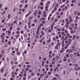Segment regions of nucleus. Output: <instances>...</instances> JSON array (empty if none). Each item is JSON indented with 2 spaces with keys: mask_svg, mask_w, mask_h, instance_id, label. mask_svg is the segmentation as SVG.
Segmentation results:
<instances>
[{
  "mask_svg": "<svg viewBox=\"0 0 80 80\" xmlns=\"http://www.w3.org/2000/svg\"><path fill=\"white\" fill-rule=\"evenodd\" d=\"M51 29H49V30H48V32L49 33H51V31H52V30H53V28L54 25V22H52V24H51Z\"/></svg>",
  "mask_w": 80,
  "mask_h": 80,
  "instance_id": "f257e3e1",
  "label": "nucleus"
},
{
  "mask_svg": "<svg viewBox=\"0 0 80 80\" xmlns=\"http://www.w3.org/2000/svg\"><path fill=\"white\" fill-rule=\"evenodd\" d=\"M62 39H63V41L62 42V44H64V41H65V40H67V37H66L64 39V37H62Z\"/></svg>",
  "mask_w": 80,
  "mask_h": 80,
  "instance_id": "f03ea898",
  "label": "nucleus"
},
{
  "mask_svg": "<svg viewBox=\"0 0 80 80\" xmlns=\"http://www.w3.org/2000/svg\"><path fill=\"white\" fill-rule=\"evenodd\" d=\"M76 32H77V31L75 30H74L71 31V33L72 34V33H76Z\"/></svg>",
  "mask_w": 80,
  "mask_h": 80,
  "instance_id": "7ed1b4c3",
  "label": "nucleus"
},
{
  "mask_svg": "<svg viewBox=\"0 0 80 80\" xmlns=\"http://www.w3.org/2000/svg\"><path fill=\"white\" fill-rule=\"evenodd\" d=\"M72 49L74 51H75L76 50V49L75 48V47L74 46H73L72 47Z\"/></svg>",
  "mask_w": 80,
  "mask_h": 80,
  "instance_id": "20e7f679",
  "label": "nucleus"
},
{
  "mask_svg": "<svg viewBox=\"0 0 80 80\" xmlns=\"http://www.w3.org/2000/svg\"><path fill=\"white\" fill-rule=\"evenodd\" d=\"M76 51L77 52H80V48H76Z\"/></svg>",
  "mask_w": 80,
  "mask_h": 80,
  "instance_id": "39448f33",
  "label": "nucleus"
},
{
  "mask_svg": "<svg viewBox=\"0 0 80 80\" xmlns=\"http://www.w3.org/2000/svg\"><path fill=\"white\" fill-rule=\"evenodd\" d=\"M67 46H66L64 48L65 49H66V48H68V46H69V44H66Z\"/></svg>",
  "mask_w": 80,
  "mask_h": 80,
  "instance_id": "423d86ee",
  "label": "nucleus"
},
{
  "mask_svg": "<svg viewBox=\"0 0 80 80\" xmlns=\"http://www.w3.org/2000/svg\"><path fill=\"white\" fill-rule=\"evenodd\" d=\"M45 8H48V3H46L45 4Z\"/></svg>",
  "mask_w": 80,
  "mask_h": 80,
  "instance_id": "0eeeda50",
  "label": "nucleus"
},
{
  "mask_svg": "<svg viewBox=\"0 0 80 80\" xmlns=\"http://www.w3.org/2000/svg\"><path fill=\"white\" fill-rule=\"evenodd\" d=\"M13 60L14 62H17V58H13Z\"/></svg>",
  "mask_w": 80,
  "mask_h": 80,
  "instance_id": "6e6552de",
  "label": "nucleus"
},
{
  "mask_svg": "<svg viewBox=\"0 0 80 80\" xmlns=\"http://www.w3.org/2000/svg\"><path fill=\"white\" fill-rule=\"evenodd\" d=\"M40 26H38L37 28V31H39L40 30Z\"/></svg>",
  "mask_w": 80,
  "mask_h": 80,
  "instance_id": "1a4fd4ad",
  "label": "nucleus"
},
{
  "mask_svg": "<svg viewBox=\"0 0 80 80\" xmlns=\"http://www.w3.org/2000/svg\"><path fill=\"white\" fill-rule=\"evenodd\" d=\"M62 35H64V36H66V34H65V33L63 32H62Z\"/></svg>",
  "mask_w": 80,
  "mask_h": 80,
  "instance_id": "9d476101",
  "label": "nucleus"
},
{
  "mask_svg": "<svg viewBox=\"0 0 80 80\" xmlns=\"http://www.w3.org/2000/svg\"><path fill=\"white\" fill-rule=\"evenodd\" d=\"M58 68V67H56V68H55L54 70V72H56L57 71V70Z\"/></svg>",
  "mask_w": 80,
  "mask_h": 80,
  "instance_id": "9b49d317",
  "label": "nucleus"
},
{
  "mask_svg": "<svg viewBox=\"0 0 80 80\" xmlns=\"http://www.w3.org/2000/svg\"><path fill=\"white\" fill-rule=\"evenodd\" d=\"M64 59H63V60L64 62H66V61H67V58L66 57H64Z\"/></svg>",
  "mask_w": 80,
  "mask_h": 80,
  "instance_id": "f8f14e48",
  "label": "nucleus"
},
{
  "mask_svg": "<svg viewBox=\"0 0 80 80\" xmlns=\"http://www.w3.org/2000/svg\"><path fill=\"white\" fill-rule=\"evenodd\" d=\"M1 38H2V39H4V36L3 35H1L0 36Z\"/></svg>",
  "mask_w": 80,
  "mask_h": 80,
  "instance_id": "ddd939ff",
  "label": "nucleus"
},
{
  "mask_svg": "<svg viewBox=\"0 0 80 80\" xmlns=\"http://www.w3.org/2000/svg\"><path fill=\"white\" fill-rule=\"evenodd\" d=\"M45 19V18H42L41 19H40L41 21H42V20H44Z\"/></svg>",
  "mask_w": 80,
  "mask_h": 80,
  "instance_id": "4468645a",
  "label": "nucleus"
},
{
  "mask_svg": "<svg viewBox=\"0 0 80 80\" xmlns=\"http://www.w3.org/2000/svg\"><path fill=\"white\" fill-rule=\"evenodd\" d=\"M11 17V15L10 14H8V18H10Z\"/></svg>",
  "mask_w": 80,
  "mask_h": 80,
  "instance_id": "2eb2a0df",
  "label": "nucleus"
},
{
  "mask_svg": "<svg viewBox=\"0 0 80 80\" xmlns=\"http://www.w3.org/2000/svg\"><path fill=\"white\" fill-rule=\"evenodd\" d=\"M28 7V4H26L25 5L24 8H27Z\"/></svg>",
  "mask_w": 80,
  "mask_h": 80,
  "instance_id": "dca6fc26",
  "label": "nucleus"
},
{
  "mask_svg": "<svg viewBox=\"0 0 80 80\" xmlns=\"http://www.w3.org/2000/svg\"><path fill=\"white\" fill-rule=\"evenodd\" d=\"M76 36L75 35H74L73 36V38H72V39L73 40H75V38H76Z\"/></svg>",
  "mask_w": 80,
  "mask_h": 80,
  "instance_id": "f3484780",
  "label": "nucleus"
},
{
  "mask_svg": "<svg viewBox=\"0 0 80 80\" xmlns=\"http://www.w3.org/2000/svg\"><path fill=\"white\" fill-rule=\"evenodd\" d=\"M17 55H20V52H17Z\"/></svg>",
  "mask_w": 80,
  "mask_h": 80,
  "instance_id": "a211bd4d",
  "label": "nucleus"
},
{
  "mask_svg": "<svg viewBox=\"0 0 80 80\" xmlns=\"http://www.w3.org/2000/svg\"><path fill=\"white\" fill-rule=\"evenodd\" d=\"M28 25H31V22H28Z\"/></svg>",
  "mask_w": 80,
  "mask_h": 80,
  "instance_id": "6ab92c4d",
  "label": "nucleus"
},
{
  "mask_svg": "<svg viewBox=\"0 0 80 80\" xmlns=\"http://www.w3.org/2000/svg\"><path fill=\"white\" fill-rule=\"evenodd\" d=\"M11 42L10 41H9L8 42V44L9 45H11Z\"/></svg>",
  "mask_w": 80,
  "mask_h": 80,
  "instance_id": "aec40b11",
  "label": "nucleus"
},
{
  "mask_svg": "<svg viewBox=\"0 0 80 80\" xmlns=\"http://www.w3.org/2000/svg\"><path fill=\"white\" fill-rule=\"evenodd\" d=\"M35 38H36L37 39H38V35H36L35 36Z\"/></svg>",
  "mask_w": 80,
  "mask_h": 80,
  "instance_id": "412c9836",
  "label": "nucleus"
},
{
  "mask_svg": "<svg viewBox=\"0 0 80 80\" xmlns=\"http://www.w3.org/2000/svg\"><path fill=\"white\" fill-rule=\"evenodd\" d=\"M5 11L4 10L3 12H2V15H4V14H5Z\"/></svg>",
  "mask_w": 80,
  "mask_h": 80,
  "instance_id": "4be33fe9",
  "label": "nucleus"
},
{
  "mask_svg": "<svg viewBox=\"0 0 80 80\" xmlns=\"http://www.w3.org/2000/svg\"><path fill=\"white\" fill-rule=\"evenodd\" d=\"M2 31H6V30H7V29H6V28H4L3 29H2Z\"/></svg>",
  "mask_w": 80,
  "mask_h": 80,
  "instance_id": "5701e85b",
  "label": "nucleus"
},
{
  "mask_svg": "<svg viewBox=\"0 0 80 80\" xmlns=\"http://www.w3.org/2000/svg\"><path fill=\"white\" fill-rule=\"evenodd\" d=\"M68 51H69V53H70V50H69V49H68L66 50V52H68Z\"/></svg>",
  "mask_w": 80,
  "mask_h": 80,
  "instance_id": "b1692460",
  "label": "nucleus"
},
{
  "mask_svg": "<svg viewBox=\"0 0 80 80\" xmlns=\"http://www.w3.org/2000/svg\"><path fill=\"white\" fill-rule=\"evenodd\" d=\"M44 63H45V62L44 61H42V66H44Z\"/></svg>",
  "mask_w": 80,
  "mask_h": 80,
  "instance_id": "393cba45",
  "label": "nucleus"
},
{
  "mask_svg": "<svg viewBox=\"0 0 80 80\" xmlns=\"http://www.w3.org/2000/svg\"><path fill=\"white\" fill-rule=\"evenodd\" d=\"M72 61L73 63H75V60L74 59H72Z\"/></svg>",
  "mask_w": 80,
  "mask_h": 80,
  "instance_id": "a878e982",
  "label": "nucleus"
},
{
  "mask_svg": "<svg viewBox=\"0 0 80 80\" xmlns=\"http://www.w3.org/2000/svg\"><path fill=\"white\" fill-rule=\"evenodd\" d=\"M73 22V19H72V17L70 16V22Z\"/></svg>",
  "mask_w": 80,
  "mask_h": 80,
  "instance_id": "bb28decb",
  "label": "nucleus"
},
{
  "mask_svg": "<svg viewBox=\"0 0 80 80\" xmlns=\"http://www.w3.org/2000/svg\"><path fill=\"white\" fill-rule=\"evenodd\" d=\"M58 58H59V57L58 56H57L56 57V60H58Z\"/></svg>",
  "mask_w": 80,
  "mask_h": 80,
  "instance_id": "cd10ccee",
  "label": "nucleus"
},
{
  "mask_svg": "<svg viewBox=\"0 0 80 80\" xmlns=\"http://www.w3.org/2000/svg\"><path fill=\"white\" fill-rule=\"evenodd\" d=\"M76 19H77V20H78V19H79V18H79V17H78V16H76Z\"/></svg>",
  "mask_w": 80,
  "mask_h": 80,
  "instance_id": "c85d7f7f",
  "label": "nucleus"
},
{
  "mask_svg": "<svg viewBox=\"0 0 80 80\" xmlns=\"http://www.w3.org/2000/svg\"><path fill=\"white\" fill-rule=\"evenodd\" d=\"M48 75H46V76L45 77V78H48Z\"/></svg>",
  "mask_w": 80,
  "mask_h": 80,
  "instance_id": "c756f323",
  "label": "nucleus"
},
{
  "mask_svg": "<svg viewBox=\"0 0 80 80\" xmlns=\"http://www.w3.org/2000/svg\"><path fill=\"white\" fill-rule=\"evenodd\" d=\"M1 72H3V71H4V69L3 68H2L1 69Z\"/></svg>",
  "mask_w": 80,
  "mask_h": 80,
  "instance_id": "7c9ffc66",
  "label": "nucleus"
},
{
  "mask_svg": "<svg viewBox=\"0 0 80 80\" xmlns=\"http://www.w3.org/2000/svg\"><path fill=\"white\" fill-rule=\"evenodd\" d=\"M55 49H58V46H57V45L55 46Z\"/></svg>",
  "mask_w": 80,
  "mask_h": 80,
  "instance_id": "2f4dec72",
  "label": "nucleus"
},
{
  "mask_svg": "<svg viewBox=\"0 0 80 80\" xmlns=\"http://www.w3.org/2000/svg\"><path fill=\"white\" fill-rule=\"evenodd\" d=\"M17 29L18 30V31H19V32L20 31V29L19 28H17Z\"/></svg>",
  "mask_w": 80,
  "mask_h": 80,
  "instance_id": "473e14b6",
  "label": "nucleus"
},
{
  "mask_svg": "<svg viewBox=\"0 0 80 80\" xmlns=\"http://www.w3.org/2000/svg\"><path fill=\"white\" fill-rule=\"evenodd\" d=\"M61 45V44L60 43H58V44H57V46H59V45Z\"/></svg>",
  "mask_w": 80,
  "mask_h": 80,
  "instance_id": "72a5a7b5",
  "label": "nucleus"
},
{
  "mask_svg": "<svg viewBox=\"0 0 80 80\" xmlns=\"http://www.w3.org/2000/svg\"><path fill=\"white\" fill-rule=\"evenodd\" d=\"M75 1H76V0H73L71 2L72 3H73L75 2Z\"/></svg>",
  "mask_w": 80,
  "mask_h": 80,
  "instance_id": "f704fd0d",
  "label": "nucleus"
},
{
  "mask_svg": "<svg viewBox=\"0 0 80 80\" xmlns=\"http://www.w3.org/2000/svg\"><path fill=\"white\" fill-rule=\"evenodd\" d=\"M67 62L68 63H70V59H69L68 60Z\"/></svg>",
  "mask_w": 80,
  "mask_h": 80,
  "instance_id": "c9c22d12",
  "label": "nucleus"
},
{
  "mask_svg": "<svg viewBox=\"0 0 80 80\" xmlns=\"http://www.w3.org/2000/svg\"><path fill=\"white\" fill-rule=\"evenodd\" d=\"M2 54H4V50H2Z\"/></svg>",
  "mask_w": 80,
  "mask_h": 80,
  "instance_id": "e433bc0d",
  "label": "nucleus"
},
{
  "mask_svg": "<svg viewBox=\"0 0 80 80\" xmlns=\"http://www.w3.org/2000/svg\"><path fill=\"white\" fill-rule=\"evenodd\" d=\"M9 28L11 30H12L13 29V27H10Z\"/></svg>",
  "mask_w": 80,
  "mask_h": 80,
  "instance_id": "4c0bfd02",
  "label": "nucleus"
},
{
  "mask_svg": "<svg viewBox=\"0 0 80 80\" xmlns=\"http://www.w3.org/2000/svg\"><path fill=\"white\" fill-rule=\"evenodd\" d=\"M75 22H76V23H77V22H78V20L76 19L75 20Z\"/></svg>",
  "mask_w": 80,
  "mask_h": 80,
  "instance_id": "58836bf2",
  "label": "nucleus"
},
{
  "mask_svg": "<svg viewBox=\"0 0 80 80\" xmlns=\"http://www.w3.org/2000/svg\"><path fill=\"white\" fill-rule=\"evenodd\" d=\"M42 26H43V24H40V26H39L38 27H40V28H41V27H42Z\"/></svg>",
  "mask_w": 80,
  "mask_h": 80,
  "instance_id": "ea45409f",
  "label": "nucleus"
},
{
  "mask_svg": "<svg viewBox=\"0 0 80 80\" xmlns=\"http://www.w3.org/2000/svg\"><path fill=\"white\" fill-rule=\"evenodd\" d=\"M49 67L50 68H52V67H53V65L52 64H50L49 65Z\"/></svg>",
  "mask_w": 80,
  "mask_h": 80,
  "instance_id": "a19ab883",
  "label": "nucleus"
},
{
  "mask_svg": "<svg viewBox=\"0 0 80 80\" xmlns=\"http://www.w3.org/2000/svg\"><path fill=\"white\" fill-rule=\"evenodd\" d=\"M25 64L26 65H29V62H26Z\"/></svg>",
  "mask_w": 80,
  "mask_h": 80,
  "instance_id": "79ce46f5",
  "label": "nucleus"
},
{
  "mask_svg": "<svg viewBox=\"0 0 80 80\" xmlns=\"http://www.w3.org/2000/svg\"><path fill=\"white\" fill-rule=\"evenodd\" d=\"M29 15H30L28 14H26V18H27L28 16H29Z\"/></svg>",
  "mask_w": 80,
  "mask_h": 80,
  "instance_id": "37998d69",
  "label": "nucleus"
},
{
  "mask_svg": "<svg viewBox=\"0 0 80 80\" xmlns=\"http://www.w3.org/2000/svg\"><path fill=\"white\" fill-rule=\"evenodd\" d=\"M40 5H41V6H43V2H40Z\"/></svg>",
  "mask_w": 80,
  "mask_h": 80,
  "instance_id": "c03bdc74",
  "label": "nucleus"
},
{
  "mask_svg": "<svg viewBox=\"0 0 80 80\" xmlns=\"http://www.w3.org/2000/svg\"><path fill=\"white\" fill-rule=\"evenodd\" d=\"M41 34H42V35H44V33L43 32V31H42Z\"/></svg>",
  "mask_w": 80,
  "mask_h": 80,
  "instance_id": "a18cd8bd",
  "label": "nucleus"
},
{
  "mask_svg": "<svg viewBox=\"0 0 80 80\" xmlns=\"http://www.w3.org/2000/svg\"><path fill=\"white\" fill-rule=\"evenodd\" d=\"M53 80H57V78H55V77H54V78H53Z\"/></svg>",
  "mask_w": 80,
  "mask_h": 80,
  "instance_id": "49530a36",
  "label": "nucleus"
},
{
  "mask_svg": "<svg viewBox=\"0 0 80 80\" xmlns=\"http://www.w3.org/2000/svg\"><path fill=\"white\" fill-rule=\"evenodd\" d=\"M44 17H47V14H44L43 15Z\"/></svg>",
  "mask_w": 80,
  "mask_h": 80,
  "instance_id": "de8ad7c7",
  "label": "nucleus"
},
{
  "mask_svg": "<svg viewBox=\"0 0 80 80\" xmlns=\"http://www.w3.org/2000/svg\"><path fill=\"white\" fill-rule=\"evenodd\" d=\"M46 63H47V64H48V63H49V62H48V61L47 60L46 61Z\"/></svg>",
  "mask_w": 80,
  "mask_h": 80,
  "instance_id": "09e8293b",
  "label": "nucleus"
},
{
  "mask_svg": "<svg viewBox=\"0 0 80 80\" xmlns=\"http://www.w3.org/2000/svg\"><path fill=\"white\" fill-rule=\"evenodd\" d=\"M57 21H58V19H56L55 20H54V22H57Z\"/></svg>",
  "mask_w": 80,
  "mask_h": 80,
  "instance_id": "8fccbe9b",
  "label": "nucleus"
},
{
  "mask_svg": "<svg viewBox=\"0 0 80 80\" xmlns=\"http://www.w3.org/2000/svg\"><path fill=\"white\" fill-rule=\"evenodd\" d=\"M35 23H33L32 24V27H34V26H35Z\"/></svg>",
  "mask_w": 80,
  "mask_h": 80,
  "instance_id": "3c124183",
  "label": "nucleus"
},
{
  "mask_svg": "<svg viewBox=\"0 0 80 80\" xmlns=\"http://www.w3.org/2000/svg\"><path fill=\"white\" fill-rule=\"evenodd\" d=\"M66 57H69V55L68 54H67V55H66Z\"/></svg>",
  "mask_w": 80,
  "mask_h": 80,
  "instance_id": "603ef678",
  "label": "nucleus"
},
{
  "mask_svg": "<svg viewBox=\"0 0 80 80\" xmlns=\"http://www.w3.org/2000/svg\"><path fill=\"white\" fill-rule=\"evenodd\" d=\"M62 47H65V44H62Z\"/></svg>",
  "mask_w": 80,
  "mask_h": 80,
  "instance_id": "864d4df0",
  "label": "nucleus"
},
{
  "mask_svg": "<svg viewBox=\"0 0 80 80\" xmlns=\"http://www.w3.org/2000/svg\"><path fill=\"white\" fill-rule=\"evenodd\" d=\"M63 12H61L60 15H63Z\"/></svg>",
  "mask_w": 80,
  "mask_h": 80,
  "instance_id": "5fc2aeb1",
  "label": "nucleus"
},
{
  "mask_svg": "<svg viewBox=\"0 0 80 80\" xmlns=\"http://www.w3.org/2000/svg\"><path fill=\"white\" fill-rule=\"evenodd\" d=\"M49 57L51 58H52V55H49Z\"/></svg>",
  "mask_w": 80,
  "mask_h": 80,
  "instance_id": "6e6d98bb",
  "label": "nucleus"
},
{
  "mask_svg": "<svg viewBox=\"0 0 80 80\" xmlns=\"http://www.w3.org/2000/svg\"><path fill=\"white\" fill-rule=\"evenodd\" d=\"M39 33V31H37L36 32V34H37V35H38V34Z\"/></svg>",
  "mask_w": 80,
  "mask_h": 80,
  "instance_id": "4d7b16f0",
  "label": "nucleus"
},
{
  "mask_svg": "<svg viewBox=\"0 0 80 80\" xmlns=\"http://www.w3.org/2000/svg\"><path fill=\"white\" fill-rule=\"evenodd\" d=\"M43 41V39H41V40L39 41L40 43H41Z\"/></svg>",
  "mask_w": 80,
  "mask_h": 80,
  "instance_id": "13d9d810",
  "label": "nucleus"
},
{
  "mask_svg": "<svg viewBox=\"0 0 80 80\" xmlns=\"http://www.w3.org/2000/svg\"><path fill=\"white\" fill-rule=\"evenodd\" d=\"M77 56H78V57H80V54H79L78 53H77Z\"/></svg>",
  "mask_w": 80,
  "mask_h": 80,
  "instance_id": "bf43d9fd",
  "label": "nucleus"
},
{
  "mask_svg": "<svg viewBox=\"0 0 80 80\" xmlns=\"http://www.w3.org/2000/svg\"><path fill=\"white\" fill-rule=\"evenodd\" d=\"M27 67H28V68H30V65H27Z\"/></svg>",
  "mask_w": 80,
  "mask_h": 80,
  "instance_id": "052dcab7",
  "label": "nucleus"
},
{
  "mask_svg": "<svg viewBox=\"0 0 80 80\" xmlns=\"http://www.w3.org/2000/svg\"><path fill=\"white\" fill-rule=\"evenodd\" d=\"M24 2V0H22L21 2V3H23Z\"/></svg>",
  "mask_w": 80,
  "mask_h": 80,
  "instance_id": "680f3d73",
  "label": "nucleus"
},
{
  "mask_svg": "<svg viewBox=\"0 0 80 80\" xmlns=\"http://www.w3.org/2000/svg\"><path fill=\"white\" fill-rule=\"evenodd\" d=\"M5 20V19H4L3 20H2V23H4L5 22V21H4V20Z\"/></svg>",
  "mask_w": 80,
  "mask_h": 80,
  "instance_id": "e2e57ef3",
  "label": "nucleus"
},
{
  "mask_svg": "<svg viewBox=\"0 0 80 80\" xmlns=\"http://www.w3.org/2000/svg\"><path fill=\"white\" fill-rule=\"evenodd\" d=\"M42 76H43V73H42V74H41L40 76V77L41 78Z\"/></svg>",
  "mask_w": 80,
  "mask_h": 80,
  "instance_id": "0e129e2a",
  "label": "nucleus"
},
{
  "mask_svg": "<svg viewBox=\"0 0 80 80\" xmlns=\"http://www.w3.org/2000/svg\"><path fill=\"white\" fill-rule=\"evenodd\" d=\"M46 70H47V71H48V70H49V69L48 68H46Z\"/></svg>",
  "mask_w": 80,
  "mask_h": 80,
  "instance_id": "69168bd1",
  "label": "nucleus"
},
{
  "mask_svg": "<svg viewBox=\"0 0 80 80\" xmlns=\"http://www.w3.org/2000/svg\"><path fill=\"white\" fill-rule=\"evenodd\" d=\"M58 32H60V31H61V29H58Z\"/></svg>",
  "mask_w": 80,
  "mask_h": 80,
  "instance_id": "338daca9",
  "label": "nucleus"
},
{
  "mask_svg": "<svg viewBox=\"0 0 80 80\" xmlns=\"http://www.w3.org/2000/svg\"><path fill=\"white\" fill-rule=\"evenodd\" d=\"M50 74H51V72H48V75H50Z\"/></svg>",
  "mask_w": 80,
  "mask_h": 80,
  "instance_id": "774afa93",
  "label": "nucleus"
}]
</instances>
